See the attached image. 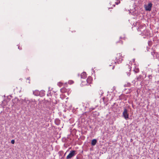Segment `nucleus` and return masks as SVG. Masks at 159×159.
I'll return each instance as SVG.
<instances>
[{
	"label": "nucleus",
	"instance_id": "nucleus-1",
	"mask_svg": "<svg viewBox=\"0 0 159 159\" xmlns=\"http://www.w3.org/2000/svg\"><path fill=\"white\" fill-rule=\"evenodd\" d=\"M123 57H124L122 56L121 53H119L116 54V58L118 63H120L123 60Z\"/></svg>",
	"mask_w": 159,
	"mask_h": 159
},
{
	"label": "nucleus",
	"instance_id": "nucleus-2",
	"mask_svg": "<svg viewBox=\"0 0 159 159\" xmlns=\"http://www.w3.org/2000/svg\"><path fill=\"white\" fill-rule=\"evenodd\" d=\"M75 152L76 151L75 150L71 151L70 153L67 156L66 159H70L72 157L74 156L75 154Z\"/></svg>",
	"mask_w": 159,
	"mask_h": 159
},
{
	"label": "nucleus",
	"instance_id": "nucleus-3",
	"mask_svg": "<svg viewBox=\"0 0 159 159\" xmlns=\"http://www.w3.org/2000/svg\"><path fill=\"white\" fill-rule=\"evenodd\" d=\"M123 115L124 118L125 119L129 118V114L127 112V110L126 109H125L123 113Z\"/></svg>",
	"mask_w": 159,
	"mask_h": 159
},
{
	"label": "nucleus",
	"instance_id": "nucleus-4",
	"mask_svg": "<svg viewBox=\"0 0 159 159\" xmlns=\"http://www.w3.org/2000/svg\"><path fill=\"white\" fill-rule=\"evenodd\" d=\"M152 6V4L151 3H150L147 5H146L145 6V9L147 11H150L151 10V8Z\"/></svg>",
	"mask_w": 159,
	"mask_h": 159
},
{
	"label": "nucleus",
	"instance_id": "nucleus-5",
	"mask_svg": "<svg viewBox=\"0 0 159 159\" xmlns=\"http://www.w3.org/2000/svg\"><path fill=\"white\" fill-rule=\"evenodd\" d=\"M86 81L89 84H91L92 81V77L90 76L87 79Z\"/></svg>",
	"mask_w": 159,
	"mask_h": 159
},
{
	"label": "nucleus",
	"instance_id": "nucleus-6",
	"mask_svg": "<svg viewBox=\"0 0 159 159\" xmlns=\"http://www.w3.org/2000/svg\"><path fill=\"white\" fill-rule=\"evenodd\" d=\"M33 94L36 96H38L40 94V92L38 90H35L33 92Z\"/></svg>",
	"mask_w": 159,
	"mask_h": 159
},
{
	"label": "nucleus",
	"instance_id": "nucleus-7",
	"mask_svg": "<svg viewBox=\"0 0 159 159\" xmlns=\"http://www.w3.org/2000/svg\"><path fill=\"white\" fill-rule=\"evenodd\" d=\"M97 141L96 139H93L92 140L91 145L92 146H94L96 144V143H97Z\"/></svg>",
	"mask_w": 159,
	"mask_h": 159
},
{
	"label": "nucleus",
	"instance_id": "nucleus-8",
	"mask_svg": "<svg viewBox=\"0 0 159 159\" xmlns=\"http://www.w3.org/2000/svg\"><path fill=\"white\" fill-rule=\"evenodd\" d=\"M82 78H85L86 76V73L85 72L82 73L81 75Z\"/></svg>",
	"mask_w": 159,
	"mask_h": 159
},
{
	"label": "nucleus",
	"instance_id": "nucleus-9",
	"mask_svg": "<svg viewBox=\"0 0 159 159\" xmlns=\"http://www.w3.org/2000/svg\"><path fill=\"white\" fill-rule=\"evenodd\" d=\"M134 71L136 73H137L139 72V69L138 68H135L134 70Z\"/></svg>",
	"mask_w": 159,
	"mask_h": 159
},
{
	"label": "nucleus",
	"instance_id": "nucleus-10",
	"mask_svg": "<svg viewBox=\"0 0 159 159\" xmlns=\"http://www.w3.org/2000/svg\"><path fill=\"white\" fill-rule=\"evenodd\" d=\"M30 77H29L27 78L26 79V82L28 83L29 84H30Z\"/></svg>",
	"mask_w": 159,
	"mask_h": 159
},
{
	"label": "nucleus",
	"instance_id": "nucleus-11",
	"mask_svg": "<svg viewBox=\"0 0 159 159\" xmlns=\"http://www.w3.org/2000/svg\"><path fill=\"white\" fill-rule=\"evenodd\" d=\"M74 82L72 80H70L68 82V83L70 84H73Z\"/></svg>",
	"mask_w": 159,
	"mask_h": 159
},
{
	"label": "nucleus",
	"instance_id": "nucleus-12",
	"mask_svg": "<svg viewBox=\"0 0 159 159\" xmlns=\"http://www.w3.org/2000/svg\"><path fill=\"white\" fill-rule=\"evenodd\" d=\"M63 84L61 83V82H58L57 84L60 87H61L62 86V85Z\"/></svg>",
	"mask_w": 159,
	"mask_h": 159
},
{
	"label": "nucleus",
	"instance_id": "nucleus-13",
	"mask_svg": "<svg viewBox=\"0 0 159 159\" xmlns=\"http://www.w3.org/2000/svg\"><path fill=\"white\" fill-rule=\"evenodd\" d=\"M116 43H120L121 44H123V42L122 41H121V40H120L119 41V42H117Z\"/></svg>",
	"mask_w": 159,
	"mask_h": 159
},
{
	"label": "nucleus",
	"instance_id": "nucleus-14",
	"mask_svg": "<svg viewBox=\"0 0 159 159\" xmlns=\"http://www.w3.org/2000/svg\"><path fill=\"white\" fill-rule=\"evenodd\" d=\"M11 143L12 144H14L15 143V140L14 139H12L11 140Z\"/></svg>",
	"mask_w": 159,
	"mask_h": 159
},
{
	"label": "nucleus",
	"instance_id": "nucleus-15",
	"mask_svg": "<svg viewBox=\"0 0 159 159\" xmlns=\"http://www.w3.org/2000/svg\"><path fill=\"white\" fill-rule=\"evenodd\" d=\"M129 71H130V70H131V67H129Z\"/></svg>",
	"mask_w": 159,
	"mask_h": 159
},
{
	"label": "nucleus",
	"instance_id": "nucleus-16",
	"mask_svg": "<svg viewBox=\"0 0 159 159\" xmlns=\"http://www.w3.org/2000/svg\"><path fill=\"white\" fill-rule=\"evenodd\" d=\"M114 66H113V67L112 69H113L114 68Z\"/></svg>",
	"mask_w": 159,
	"mask_h": 159
},
{
	"label": "nucleus",
	"instance_id": "nucleus-17",
	"mask_svg": "<svg viewBox=\"0 0 159 159\" xmlns=\"http://www.w3.org/2000/svg\"><path fill=\"white\" fill-rule=\"evenodd\" d=\"M157 159H159V158H158Z\"/></svg>",
	"mask_w": 159,
	"mask_h": 159
}]
</instances>
